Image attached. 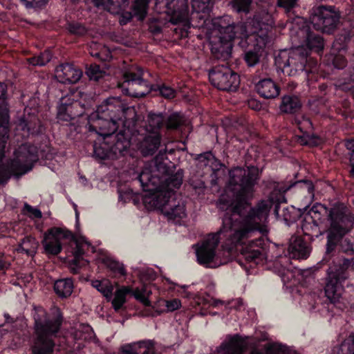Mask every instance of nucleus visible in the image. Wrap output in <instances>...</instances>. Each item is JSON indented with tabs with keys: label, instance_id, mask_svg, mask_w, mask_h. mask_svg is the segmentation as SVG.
<instances>
[{
	"label": "nucleus",
	"instance_id": "obj_8",
	"mask_svg": "<svg viewBox=\"0 0 354 354\" xmlns=\"http://www.w3.org/2000/svg\"><path fill=\"white\" fill-rule=\"evenodd\" d=\"M351 261L343 259L342 263L330 266L327 271L325 295L333 304L339 302L344 292V283L348 277V269Z\"/></svg>",
	"mask_w": 354,
	"mask_h": 354
},
{
	"label": "nucleus",
	"instance_id": "obj_49",
	"mask_svg": "<svg viewBox=\"0 0 354 354\" xmlns=\"http://www.w3.org/2000/svg\"><path fill=\"white\" fill-rule=\"evenodd\" d=\"M23 212L28 214L31 218H40L42 216L41 212L39 209L33 207L27 203L24 204Z\"/></svg>",
	"mask_w": 354,
	"mask_h": 354
},
{
	"label": "nucleus",
	"instance_id": "obj_56",
	"mask_svg": "<svg viewBox=\"0 0 354 354\" xmlns=\"http://www.w3.org/2000/svg\"><path fill=\"white\" fill-rule=\"evenodd\" d=\"M346 64V61L344 59V57L341 55H338L336 57H335L333 59V65L337 68H343Z\"/></svg>",
	"mask_w": 354,
	"mask_h": 354
},
{
	"label": "nucleus",
	"instance_id": "obj_40",
	"mask_svg": "<svg viewBox=\"0 0 354 354\" xmlns=\"http://www.w3.org/2000/svg\"><path fill=\"white\" fill-rule=\"evenodd\" d=\"M337 354H354V335H350L340 344Z\"/></svg>",
	"mask_w": 354,
	"mask_h": 354
},
{
	"label": "nucleus",
	"instance_id": "obj_46",
	"mask_svg": "<svg viewBox=\"0 0 354 354\" xmlns=\"http://www.w3.org/2000/svg\"><path fill=\"white\" fill-rule=\"evenodd\" d=\"M251 0H233V7L237 12H248Z\"/></svg>",
	"mask_w": 354,
	"mask_h": 354
},
{
	"label": "nucleus",
	"instance_id": "obj_54",
	"mask_svg": "<svg viewBox=\"0 0 354 354\" xmlns=\"http://www.w3.org/2000/svg\"><path fill=\"white\" fill-rule=\"evenodd\" d=\"M159 91L160 95L167 99H172L176 95L175 90L170 86H162L160 87Z\"/></svg>",
	"mask_w": 354,
	"mask_h": 354
},
{
	"label": "nucleus",
	"instance_id": "obj_41",
	"mask_svg": "<svg viewBox=\"0 0 354 354\" xmlns=\"http://www.w3.org/2000/svg\"><path fill=\"white\" fill-rule=\"evenodd\" d=\"M184 121L183 115L175 113L169 116L166 126L169 129H176L183 124Z\"/></svg>",
	"mask_w": 354,
	"mask_h": 354
},
{
	"label": "nucleus",
	"instance_id": "obj_11",
	"mask_svg": "<svg viewBox=\"0 0 354 354\" xmlns=\"http://www.w3.org/2000/svg\"><path fill=\"white\" fill-rule=\"evenodd\" d=\"M347 219L348 218L343 207L335 206L330 209L328 214L330 227L328 230V241L326 244L328 252L333 250L337 240L346 234V223Z\"/></svg>",
	"mask_w": 354,
	"mask_h": 354
},
{
	"label": "nucleus",
	"instance_id": "obj_1",
	"mask_svg": "<svg viewBox=\"0 0 354 354\" xmlns=\"http://www.w3.org/2000/svg\"><path fill=\"white\" fill-rule=\"evenodd\" d=\"M229 176L225 193L217 203L220 209L226 212L222 227L193 246L197 261L207 268H215L240 253L248 263L263 264L267 258L264 239H250L257 232H268L266 223L272 203L261 201L254 207L246 205L258 179L259 169L256 167H234L229 171Z\"/></svg>",
	"mask_w": 354,
	"mask_h": 354
},
{
	"label": "nucleus",
	"instance_id": "obj_32",
	"mask_svg": "<svg viewBox=\"0 0 354 354\" xmlns=\"http://www.w3.org/2000/svg\"><path fill=\"white\" fill-rule=\"evenodd\" d=\"M38 245V242L34 237L26 236L21 242L17 250L32 256L36 253Z\"/></svg>",
	"mask_w": 354,
	"mask_h": 354
},
{
	"label": "nucleus",
	"instance_id": "obj_19",
	"mask_svg": "<svg viewBox=\"0 0 354 354\" xmlns=\"http://www.w3.org/2000/svg\"><path fill=\"white\" fill-rule=\"evenodd\" d=\"M289 254L295 259H306L310 252L308 244L300 236H292L288 247Z\"/></svg>",
	"mask_w": 354,
	"mask_h": 354
},
{
	"label": "nucleus",
	"instance_id": "obj_48",
	"mask_svg": "<svg viewBox=\"0 0 354 354\" xmlns=\"http://www.w3.org/2000/svg\"><path fill=\"white\" fill-rule=\"evenodd\" d=\"M91 55L104 62L109 61L112 57L111 51L106 47L102 48L99 52L92 51L91 52Z\"/></svg>",
	"mask_w": 354,
	"mask_h": 354
},
{
	"label": "nucleus",
	"instance_id": "obj_13",
	"mask_svg": "<svg viewBox=\"0 0 354 354\" xmlns=\"http://www.w3.org/2000/svg\"><path fill=\"white\" fill-rule=\"evenodd\" d=\"M209 79L214 86L223 91H235L240 84L239 75L224 65L216 66L212 69L209 73Z\"/></svg>",
	"mask_w": 354,
	"mask_h": 354
},
{
	"label": "nucleus",
	"instance_id": "obj_36",
	"mask_svg": "<svg viewBox=\"0 0 354 354\" xmlns=\"http://www.w3.org/2000/svg\"><path fill=\"white\" fill-rule=\"evenodd\" d=\"M94 336L92 328L84 324H79L74 333V338L76 339H84L88 341Z\"/></svg>",
	"mask_w": 354,
	"mask_h": 354
},
{
	"label": "nucleus",
	"instance_id": "obj_42",
	"mask_svg": "<svg viewBox=\"0 0 354 354\" xmlns=\"http://www.w3.org/2000/svg\"><path fill=\"white\" fill-rule=\"evenodd\" d=\"M105 264L113 272L121 276H124L126 274V270L123 264L119 261H117L111 258H107L105 260Z\"/></svg>",
	"mask_w": 354,
	"mask_h": 354
},
{
	"label": "nucleus",
	"instance_id": "obj_15",
	"mask_svg": "<svg viewBox=\"0 0 354 354\" xmlns=\"http://www.w3.org/2000/svg\"><path fill=\"white\" fill-rule=\"evenodd\" d=\"M62 98L57 109V118L63 121H70L82 116L85 111L84 104L77 100H73L71 103L64 102Z\"/></svg>",
	"mask_w": 354,
	"mask_h": 354
},
{
	"label": "nucleus",
	"instance_id": "obj_31",
	"mask_svg": "<svg viewBox=\"0 0 354 354\" xmlns=\"http://www.w3.org/2000/svg\"><path fill=\"white\" fill-rule=\"evenodd\" d=\"M214 0H192V8L198 15V17L204 19L205 15L208 14L212 7Z\"/></svg>",
	"mask_w": 354,
	"mask_h": 354
},
{
	"label": "nucleus",
	"instance_id": "obj_22",
	"mask_svg": "<svg viewBox=\"0 0 354 354\" xmlns=\"http://www.w3.org/2000/svg\"><path fill=\"white\" fill-rule=\"evenodd\" d=\"M258 93L264 98H274L279 95V89L276 84L270 79L259 81L256 85Z\"/></svg>",
	"mask_w": 354,
	"mask_h": 354
},
{
	"label": "nucleus",
	"instance_id": "obj_45",
	"mask_svg": "<svg viewBox=\"0 0 354 354\" xmlns=\"http://www.w3.org/2000/svg\"><path fill=\"white\" fill-rule=\"evenodd\" d=\"M162 303L164 304L165 306L166 307V309L164 310L165 312H173L176 310L179 309L181 307V301L178 299H173L170 300H162L160 301ZM163 310H161L158 312V313H160Z\"/></svg>",
	"mask_w": 354,
	"mask_h": 354
},
{
	"label": "nucleus",
	"instance_id": "obj_57",
	"mask_svg": "<svg viewBox=\"0 0 354 354\" xmlns=\"http://www.w3.org/2000/svg\"><path fill=\"white\" fill-rule=\"evenodd\" d=\"M297 0H278V5L289 10L293 8Z\"/></svg>",
	"mask_w": 354,
	"mask_h": 354
},
{
	"label": "nucleus",
	"instance_id": "obj_60",
	"mask_svg": "<svg viewBox=\"0 0 354 354\" xmlns=\"http://www.w3.org/2000/svg\"><path fill=\"white\" fill-rule=\"evenodd\" d=\"M209 300L210 301L209 303L208 304V305L209 306H218L219 304H223V302L222 301H220V300H217V299H212V298H209Z\"/></svg>",
	"mask_w": 354,
	"mask_h": 354
},
{
	"label": "nucleus",
	"instance_id": "obj_3",
	"mask_svg": "<svg viewBox=\"0 0 354 354\" xmlns=\"http://www.w3.org/2000/svg\"><path fill=\"white\" fill-rule=\"evenodd\" d=\"M157 170L147 165L138 176L143 189L142 203L148 210H160L169 220L180 224L187 217L184 203L176 198L174 189L183 183V171L178 170L169 177L157 175Z\"/></svg>",
	"mask_w": 354,
	"mask_h": 354
},
{
	"label": "nucleus",
	"instance_id": "obj_14",
	"mask_svg": "<svg viewBox=\"0 0 354 354\" xmlns=\"http://www.w3.org/2000/svg\"><path fill=\"white\" fill-rule=\"evenodd\" d=\"M338 20L339 15L332 6H318L311 17L313 28L326 33L331 32L335 28Z\"/></svg>",
	"mask_w": 354,
	"mask_h": 354
},
{
	"label": "nucleus",
	"instance_id": "obj_26",
	"mask_svg": "<svg viewBox=\"0 0 354 354\" xmlns=\"http://www.w3.org/2000/svg\"><path fill=\"white\" fill-rule=\"evenodd\" d=\"M73 282L68 278L57 280L54 284L55 292L62 298L69 297L73 292Z\"/></svg>",
	"mask_w": 354,
	"mask_h": 354
},
{
	"label": "nucleus",
	"instance_id": "obj_30",
	"mask_svg": "<svg viewBox=\"0 0 354 354\" xmlns=\"http://www.w3.org/2000/svg\"><path fill=\"white\" fill-rule=\"evenodd\" d=\"M6 93V84L0 82V123L7 122L9 119L8 104L5 102Z\"/></svg>",
	"mask_w": 354,
	"mask_h": 354
},
{
	"label": "nucleus",
	"instance_id": "obj_63",
	"mask_svg": "<svg viewBox=\"0 0 354 354\" xmlns=\"http://www.w3.org/2000/svg\"><path fill=\"white\" fill-rule=\"evenodd\" d=\"M308 192H309V193H312V192H313V187L312 184H310V185H308Z\"/></svg>",
	"mask_w": 354,
	"mask_h": 354
},
{
	"label": "nucleus",
	"instance_id": "obj_59",
	"mask_svg": "<svg viewBox=\"0 0 354 354\" xmlns=\"http://www.w3.org/2000/svg\"><path fill=\"white\" fill-rule=\"evenodd\" d=\"M132 15L131 13L128 12L127 13V17L123 16L122 18L120 19V24H126L130 19H131Z\"/></svg>",
	"mask_w": 354,
	"mask_h": 354
},
{
	"label": "nucleus",
	"instance_id": "obj_52",
	"mask_svg": "<svg viewBox=\"0 0 354 354\" xmlns=\"http://www.w3.org/2000/svg\"><path fill=\"white\" fill-rule=\"evenodd\" d=\"M86 73L91 80H98L101 77L100 67L97 65H91L87 69Z\"/></svg>",
	"mask_w": 354,
	"mask_h": 354
},
{
	"label": "nucleus",
	"instance_id": "obj_35",
	"mask_svg": "<svg viewBox=\"0 0 354 354\" xmlns=\"http://www.w3.org/2000/svg\"><path fill=\"white\" fill-rule=\"evenodd\" d=\"M147 122V131L149 133L158 132V131L164 122L163 115L162 114L149 113Z\"/></svg>",
	"mask_w": 354,
	"mask_h": 354
},
{
	"label": "nucleus",
	"instance_id": "obj_58",
	"mask_svg": "<svg viewBox=\"0 0 354 354\" xmlns=\"http://www.w3.org/2000/svg\"><path fill=\"white\" fill-rule=\"evenodd\" d=\"M308 219H309V220H310V221H313V219H312V218H311L310 216L305 217V221H306V220H308ZM316 227H317V225H315L314 222H313V224H311V223H310V221H309V222H308V223H304L301 225L302 230H303L304 233L305 234H306V235H308V234H309V232H308L309 228H316Z\"/></svg>",
	"mask_w": 354,
	"mask_h": 354
},
{
	"label": "nucleus",
	"instance_id": "obj_20",
	"mask_svg": "<svg viewBox=\"0 0 354 354\" xmlns=\"http://www.w3.org/2000/svg\"><path fill=\"white\" fill-rule=\"evenodd\" d=\"M76 248L73 252V259L70 262V268L73 272L76 273L79 268L86 266L88 261L83 258L85 248H88L90 244L86 241H77Z\"/></svg>",
	"mask_w": 354,
	"mask_h": 354
},
{
	"label": "nucleus",
	"instance_id": "obj_55",
	"mask_svg": "<svg viewBox=\"0 0 354 354\" xmlns=\"http://www.w3.org/2000/svg\"><path fill=\"white\" fill-rule=\"evenodd\" d=\"M277 272L284 283L288 282L294 277L293 272L285 267H282Z\"/></svg>",
	"mask_w": 354,
	"mask_h": 354
},
{
	"label": "nucleus",
	"instance_id": "obj_25",
	"mask_svg": "<svg viewBox=\"0 0 354 354\" xmlns=\"http://www.w3.org/2000/svg\"><path fill=\"white\" fill-rule=\"evenodd\" d=\"M131 292V288L129 286H121L114 292L111 299L108 300L111 302L112 306L115 311L120 310L126 303V297Z\"/></svg>",
	"mask_w": 354,
	"mask_h": 354
},
{
	"label": "nucleus",
	"instance_id": "obj_51",
	"mask_svg": "<svg viewBox=\"0 0 354 354\" xmlns=\"http://www.w3.org/2000/svg\"><path fill=\"white\" fill-rule=\"evenodd\" d=\"M68 30L71 33L78 35H84L86 32L85 27L78 23L69 24Z\"/></svg>",
	"mask_w": 354,
	"mask_h": 354
},
{
	"label": "nucleus",
	"instance_id": "obj_23",
	"mask_svg": "<svg viewBox=\"0 0 354 354\" xmlns=\"http://www.w3.org/2000/svg\"><path fill=\"white\" fill-rule=\"evenodd\" d=\"M160 144V136L158 132L149 133L140 143V149L144 156L153 153Z\"/></svg>",
	"mask_w": 354,
	"mask_h": 354
},
{
	"label": "nucleus",
	"instance_id": "obj_7",
	"mask_svg": "<svg viewBox=\"0 0 354 354\" xmlns=\"http://www.w3.org/2000/svg\"><path fill=\"white\" fill-rule=\"evenodd\" d=\"M38 160L37 149L30 144H23L14 152V157L11 160L8 172H3V167H0V183L7 181L11 175L22 176L30 171Z\"/></svg>",
	"mask_w": 354,
	"mask_h": 354
},
{
	"label": "nucleus",
	"instance_id": "obj_29",
	"mask_svg": "<svg viewBox=\"0 0 354 354\" xmlns=\"http://www.w3.org/2000/svg\"><path fill=\"white\" fill-rule=\"evenodd\" d=\"M142 75V71L140 68L138 69L137 73L130 71L124 75V83H127L131 89H133L136 85L146 86Z\"/></svg>",
	"mask_w": 354,
	"mask_h": 354
},
{
	"label": "nucleus",
	"instance_id": "obj_38",
	"mask_svg": "<svg viewBox=\"0 0 354 354\" xmlns=\"http://www.w3.org/2000/svg\"><path fill=\"white\" fill-rule=\"evenodd\" d=\"M250 354H263L257 350L252 351ZM266 354H289L288 348L278 343L269 344L266 346Z\"/></svg>",
	"mask_w": 354,
	"mask_h": 354
},
{
	"label": "nucleus",
	"instance_id": "obj_9",
	"mask_svg": "<svg viewBox=\"0 0 354 354\" xmlns=\"http://www.w3.org/2000/svg\"><path fill=\"white\" fill-rule=\"evenodd\" d=\"M113 140L114 144L113 145H109V140L103 141L99 145L95 143L93 146L94 155L102 160L115 159L124 156L130 147V131L129 129L120 131L114 136Z\"/></svg>",
	"mask_w": 354,
	"mask_h": 354
},
{
	"label": "nucleus",
	"instance_id": "obj_21",
	"mask_svg": "<svg viewBox=\"0 0 354 354\" xmlns=\"http://www.w3.org/2000/svg\"><path fill=\"white\" fill-rule=\"evenodd\" d=\"M297 35L301 37H306V47L308 51L309 50H315L316 52H320L324 48V41L323 39L319 36L315 35L308 31V28L302 27L297 32Z\"/></svg>",
	"mask_w": 354,
	"mask_h": 354
},
{
	"label": "nucleus",
	"instance_id": "obj_24",
	"mask_svg": "<svg viewBox=\"0 0 354 354\" xmlns=\"http://www.w3.org/2000/svg\"><path fill=\"white\" fill-rule=\"evenodd\" d=\"M40 122L35 114L24 115L19 120L18 129L24 131L26 136L34 134L39 131Z\"/></svg>",
	"mask_w": 354,
	"mask_h": 354
},
{
	"label": "nucleus",
	"instance_id": "obj_44",
	"mask_svg": "<svg viewBox=\"0 0 354 354\" xmlns=\"http://www.w3.org/2000/svg\"><path fill=\"white\" fill-rule=\"evenodd\" d=\"M0 123V160L4 157L5 149L8 138V128Z\"/></svg>",
	"mask_w": 354,
	"mask_h": 354
},
{
	"label": "nucleus",
	"instance_id": "obj_17",
	"mask_svg": "<svg viewBox=\"0 0 354 354\" xmlns=\"http://www.w3.org/2000/svg\"><path fill=\"white\" fill-rule=\"evenodd\" d=\"M248 337H242L239 335L230 337L223 342L219 348V354H243L248 345Z\"/></svg>",
	"mask_w": 354,
	"mask_h": 354
},
{
	"label": "nucleus",
	"instance_id": "obj_10",
	"mask_svg": "<svg viewBox=\"0 0 354 354\" xmlns=\"http://www.w3.org/2000/svg\"><path fill=\"white\" fill-rule=\"evenodd\" d=\"M156 8H165L162 11L170 17L169 21L173 24H182L181 37L187 35L190 28L187 0H156Z\"/></svg>",
	"mask_w": 354,
	"mask_h": 354
},
{
	"label": "nucleus",
	"instance_id": "obj_64",
	"mask_svg": "<svg viewBox=\"0 0 354 354\" xmlns=\"http://www.w3.org/2000/svg\"><path fill=\"white\" fill-rule=\"evenodd\" d=\"M190 296H191V294L187 292H185V295H183V297H187V298L190 297Z\"/></svg>",
	"mask_w": 354,
	"mask_h": 354
},
{
	"label": "nucleus",
	"instance_id": "obj_43",
	"mask_svg": "<svg viewBox=\"0 0 354 354\" xmlns=\"http://www.w3.org/2000/svg\"><path fill=\"white\" fill-rule=\"evenodd\" d=\"M311 125L312 124L310 121L307 118H303L301 122H297L298 129L304 133H306V131L311 128ZM298 142H299V143L302 145H308V142L306 140V134L299 137Z\"/></svg>",
	"mask_w": 354,
	"mask_h": 354
},
{
	"label": "nucleus",
	"instance_id": "obj_47",
	"mask_svg": "<svg viewBox=\"0 0 354 354\" xmlns=\"http://www.w3.org/2000/svg\"><path fill=\"white\" fill-rule=\"evenodd\" d=\"M139 277L143 281H153L156 277V273L151 268H143L139 271Z\"/></svg>",
	"mask_w": 354,
	"mask_h": 354
},
{
	"label": "nucleus",
	"instance_id": "obj_18",
	"mask_svg": "<svg viewBox=\"0 0 354 354\" xmlns=\"http://www.w3.org/2000/svg\"><path fill=\"white\" fill-rule=\"evenodd\" d=\"M153 342L151 340H142L127 344L121 347V354H153Z\"/></svg>",
	"mask_w": 354,
	"mask_h": 354
},
{
	"label": "nucleus",
	"instance_id": "obj_28",
	"mask_svg": "<svg viewBox=\"0 0 354 354\" xmlns=\"http://www.w3.org/2000/svg\"><path fill=\"white\" fill-rule=\"evenodd\" d=\"M92 286L100 292L106 300H111L113 290V285L109 279L94 280L91 282Z\"/></svg>",
	"mask_w": 354,
	"mask_h": 354
},
{
	"label": "nucleus",
	"instance_id": "obj_16",
	"mask_svg": "<svg viewBox=\"0 0 354 354\" xmlns=\"http://www.w3.org/2000/svg\"><path fill=\"white\" fill-rule=\"evenodd\" d=\"M82 76V71L73 64H63L55 68V77L62 84H75Z\"/></svg>",
	"mask_w": 354,
	"mask_h": 354
},
{
	"label": "nucleus",
	"instance_id": "obj_50",
	"mask_svg": "<svg viewBox=\"0 0 354 354\" xmlns=\"http://www.w3.org/2000/svg\"><path fill=\"white\" fill-rule=\"evenodd\" d=\"M209 301V296L205 297L204 296L196 295L193 297L192 306L193 308H196L197 306L204 308L205 306L208 305Z\"/></svg>",
	"mask_w": 354,
	"mask_h": 354
},
{
	"label": "nucleus",
	"instance_id": "obj_4",
	"mask_svg": "<svg viewBox=\"0 0 354 354\" xmlns=\"http://www.w3.org/2000/svg\"><path fill=\"white\" fill-rule=\"evenodd\" d=\"M137 120L133 106L126 107L120 97H110L88 117L87 129L97 136L95 143L99 145L106 140H112L120 124L129 127Z\"/></svg>",
	"mask_w": 354,
	"mask_h": 354
},
{
	"label": "nucleus",
	"instance_id": "obj_33",
	"mask_svg": "<svg viewBox=\"0 0 354 354\" xmlns=\"http://www.w3.org/2000/svg\"><path fill=\"white\" fill-rule=\"evenodd\" d=\"M301 106V103L297 97L284 96L282 99L280 109L284 113H294Z\"/></svg>",
	"mask_w": 354,
	"mask_h": 354
},
{
	"label": "nucleus",
	"instance_id": "obj_53",
	"mask_svg": "<svg viewBox=\"0 0 354 354\" xmlns=\"http://www.w3.org/2000/svg\"><path fill=\"white\" fill-rule=\"evenodd\" d=\"M346 147L351 151L350 154V165L351 169L350 174L354 178V140H349L346 142Z\"/></svg>",
	"mask_w": 354,
	"mask_h": 354
},
{
	"label": "nucleus",
	"instance_id": "obj_12",
	"mask_svg": "<svg viewBox=\"0 0 354 354\" xmlns=\"http://www.w3.org/2000/svg\"><path fill=\"white\" fill-rule=\"evenodd\" d=\"M73 239V234L66 227H53L44 233L41 243L46 254L57 255L64 245Z\"/></svg>",
	"mask_w": 354,
	"mask_h": 354
},
{
	"label": "nucleus",
	"instance_id": "obj_5",
	"mask_svg": "<svg viewBox=\"0 0 354 354\" xmlns=\"http://www.w3.org/2000/svg\"><path fill=\"white\" fill-rule=\"evenodd\" d=\"M37 337L32 346V354H53L55 346L51 336L57 333L62 323L59 315L53 320L46 318V313L41 307L35 308L33 314Z\"/></svg>",
	"mask_w": 354,
	"mask_h": 354
},
{
	"label": "nucleus",
	"instance_id": "obj_61",
	"mask_svg": "<svg viewBox=\"0 0 354 354\" xmlns=\"http://www.w3.org/2000/svg\"><path fill=\"white\" fill-rule=\"evenodd\" d=\"M248 105L250 108L253 109H259L261 105L257 102L255 100H250L248 102Z\"/></svg>",
	"mask_w": 354,
	"mask_h": 354
},
{
	"label": "nucleus",
	"instance_id": "obj_34",
	"mask_svg": "<svg viewBox=\"0 0 354 354\" xmlns=\"http://www.w3.org/2000/svg\"><path fill=\"white\" fill-rule=\"evenodd\" d=\"M151 293V290H148L147 286L145 285L142 288H136L134 290L131 288V292L129 294H131L136 300L139 301L145 306H150L151 302L149 297Z\"/></svg>",
	"mask_w": 354,
	"mask_h": 354
},
{
	"label": "nucleus",
	"instance_id": "obj_37",
	"mask_svg": "<svg viewBox=\"0 0 354 354\" xmlns=\"http://www.w3.org/2000/svg\"><path fill=\"white\" fill-rule=\"evenodd\" d=\"M149 0H136L133 6V12L138 19L143 20L147 13Z\"/></svg>",
	"mask_w": 354,
	"mask_h": 354
},
{
	"label": "nucleus",
	"instance_id": "obj_62",
	"mask_svg": "<svg viewBox=\"0 0 354 354\" xmlns=\"http://www.w3.org/2000/svg\"><path fill=\"white\" fill-rule=\"evenodd\" d=\"M130 95L134 96V97H143L145 95V93L142 91V92H135V93H131Z\"/></svg>",
	"mask_w": 354,
	"mask_h": 354
},
{
	"label": "nucleus",
	"instance_id": "obj_27",
	"mask_svg": "<svg viewBox=\"0 0 354 354\" xmlns=\"http://www.w3.org/2000/svg\"><path fill=\"white\" fill-rule=\"evenodd\" d=\"M129 0H94L97 7H102L111 13H118Z\"/></svg>",
	"mask_w": 354,
	"mask_h": 354
},
{
	"label": "nucleus",
	"instance_id": "obj_6",
	"mask_svg": "<svg viewBox=\"0 0 354 354\" xmlns=\"http://www.w3.org/2000/svg\"><path fill=\"white\" fill-rule=\"evenodd\" d=\"M308 57V50L302 45L280 51L275 57V64L283 74L289 76L297 75L304 71L310 73L316 67L317 62Z\"/></svg>",
	"mask_w": 354,
	"mask_h": 354
},
{
	"label": "nucleus",
	"instance_id": "obj_2",
	"mask_svg": "<svg viewBox=\"0 0 354 354\" xmlns=\"http://www.w3.org/2000/svg\"><path fill=\"white\" fill-rule=\"evenodd\" d=\"M213 31L217 32L218 42H212V52L217 58H229L234 39L255 41L254 50L245 54V60L249 66L256 65L263 50L269 41L268 32L274 26L272 15L266 10L257 13L245 25L242 22L235 24L230 16L225 15L212 20Z\"/></svg>",
	"mask_w": 354,
	"mask_h": 354
},
{
	"label": "nucleus",
	"instance_id": "obj_39",
	"mask_svg": "<svg viewBox=\"0 0 354 354\" xmlns=\"http://www.w3.org/2000/svg\"><path fill=\"white\" fill-rule=\"evenodd\" d=\"M52 58L50 51L46 50L37 57H32L28 59L30 64L33 66H44L48 63Z\"/></svg>",
	"mask_w": 354,
	"mask_h": 354
}]
</instances>
